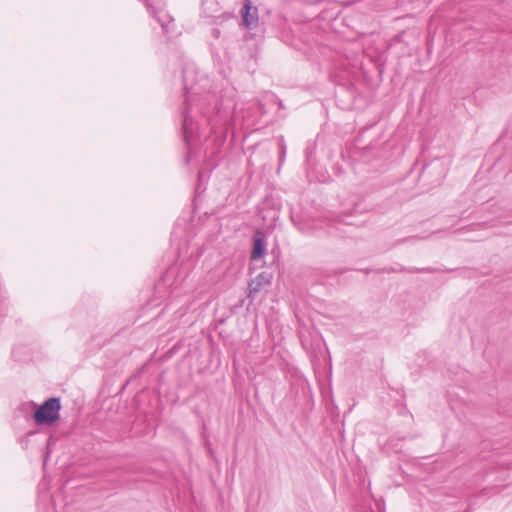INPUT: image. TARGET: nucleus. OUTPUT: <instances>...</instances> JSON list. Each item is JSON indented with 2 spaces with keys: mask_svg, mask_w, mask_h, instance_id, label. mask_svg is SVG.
<instances>
[{
  "mask_svg": "<svg viewBox=\"0 0 512 512\" xmlns=\"http://www.w3.org/2000/svg\"><path fill=\"white\" fill-rule=\"evenodd\" d=\"M60 410V398L51 397L36 407L33 419L38 425H51L59 418Z\"/></svg>",
  "mask_w": 512,
  "mask_h": 512,
  "instance_id": "1",
  "label": "nucleus"
},
{
  "mask_svg": "<svg viewBox=\"0 0 512 512\" xmlns=\"http://www.w3.org/2000/svg\"><path fill=\"white\" fill-rule=\"evenodd\" d=\"M194 88L191 91H187L186 97V109L184 112L183 129L185 138L188 140L189 136L193 133V111L195 108L199 109L203 115H207V110L203 107V100H197L195 98L196 93Z\"/></svg>",
  "mask_w": 512,
  "mask_h": 512,
  "instance_id": "2",
  "label": "nucleus"
},
{
  "mask_svg": "<svg viewBox=\"0 0 512 512\" xmlns=\"http://www.w3.org/2000/svg\"><path fill=\"white\" fill-rule=\"evenodd\" d=\"M242 22L247 29H254L258 25V9L253 7L250 0H245L242 8Z\"/></svg>",
  "mask_w": 512,
  "mask_h": 512,
  "instance_id": "3",
  "label": "nucleus"
},
{
  "mask_svg": "<svg viewBox=\"0 0 512 512\" xmlns=\"http://www.w3.org/2000/svg\"><path fill=\"white\" fill-rule=\"evenodd\" d=\"M266 248V242L260 232H257L253 238V249L251 252V258L253 260L260 259L263 257Z\"/></svg>",
  "mask_w": 512,
  "mask_h": 512,
  "instance_id": "4",
  "label": "nucleus"
},
{
  "mask_svg": "<svg viewBox=\"0 0 512 512\" xmlns=\"http://www.w3.org/2000/svg\"><path fill=\"white\" fill-rule=\"evenodd\" d=\"M260 289V283H256L255 281H252L249 284V296H251L253 293L258 292Z\"/></svg>",
  "mask_w": 512,
  "mask_h": 512,
  "instance_id": "5",
  "label": "nucleus"
},
{
  "mask_svg": "<svg viewBox=\"0 0 512 512\" xmlns=\"http://www.w3.org/2000/svg\"><path fill=\"white\" fill-rule=\"evenodd\" d=\"M126 386H128V380L125 381V383L123 384L122 388H126Z\"/></svg>",
  "mask_w": 512,
  "mask_h": 512,
  "instance_id": "6",
  "label": "nucleus"
}]
</instances>
